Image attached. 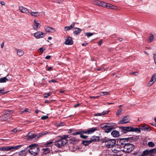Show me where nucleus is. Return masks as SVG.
I'll return each mask as SVG.
<instances>
[{"label":"nucleus","instance_id":"obj_16","mask_svg":"<svg viewBox=\"0 0 156 156\" xmlns=\"http://www.w3.org/2000/svg\"><path fill=\"white\" fill-rule=\"evenodd\" d=\"M73 43V41L71 38L70 37H68L66 39L65 42V44L66 45H71Z\"/></svg>","mask_w":156,"mask_h":156},{"label":"nucleus","instance_id":"obj_64","mask_svg":"<svg viewBox=\"0 0 156 156\" xmlns=\"http://www.w3.org/2000/svg\"><path fill=\"white\" fill-rule=\"evenodd\" d=\"M151 154L150 153H149L148 154H146V155H147V156H152Z\"/></svg>","mask_w":156,"mask_h":156},{"label":"nucleus","instance_id":"obj_63","mask_svg":"<svg viewBox=\"0 0 156 156\" xmlns=\"http://www.w3.org/2000/svg\"><path fill=\"white\" fill-rule=\"evenodd\" d=\"M88 44L87 43H83L82 44V45L83 46H86Z\"/></svg>","mask_w":156,"mask_h":156},{"label":"nucleus","instance_id":"obj_60","mask_svg":"<svg viewBox=\"0 0 156 156\" xmlns=\"http://www.w3.org/2000/svg\"><path fill=\"white\" fill-rule=\"evenodd\" d=\"M59 125L61 126H63L65 125V123L64 122H61L59 123Z\"/></svg>","mask_w":156,"mask_h":156},{"label":"nucleus","instance_id":"obj_1","mask_svg":"<svg viewBox=\"0 0 156 156\" xmlns=\"http://www.w3.org/2000/svg\"><path fill=\"white\" fill-rule=\"evenodd\" d=\"M121 131L125 134L128 132H140V129L138 128H134L131 126H122L120 128Z\"/></svg>","mask_w":156,"mask_h":156},{"label":"nucleus","instance_id":"obj_58","mask_svg":"<svg viewBox=\"0 0 156 156\" xmlns=\"http://www.w3.org/2000/svg\"><path fill=\"white\" fill-rule=\"evenodd\" d=\"M0 3L2 5H5V3L3 1L0 2Z\"/></svg>","mask_w":156,"mask_h":156},{"label":"nucleus","instance_id":"obj_38","mask_svg":"<svg viewBox=\"0 0 156 156\" xmlns=\"http://www.w3.org/2000/svg\"><path fill=\"white\" fill-rule=\"evenodd\" d=\"M94 33H90V32H88V33H85V35L86 36H87V37H90V36H92L93 34H94Z\"/></svg>","mask_w":156,"mask_h":156},{"label":"nucleus","instance_id":"obj_57","mask_svg":"<svg viewBox=\"0 0 156 156\" xmlns=\"http://www.w3.org/2000/svg\"><path fill=\"white\" fill-rule=\"evenodd\" d=\"M80 105V104H79V103H77L76 104H75L74 105V108H76L77 107H78L79 105Z\"/></svg>","mask_w":156,"mask_h":156},{"label":"nucleus","instance_id":"obj_6","mask_svg":"<svg viewBox=\"0 0 156 156\" xmlns=\"http://www.w3.org/2000/svg\"><path fill=\"white\" fill-rule=\"evenodd\" d=\"M105 145L108 148L112 147L116 144V141L115 139H109L105 141Z\"/></svg>","mask_w":156,"mask_h":156},{"label":"nucleus","instance_id":"obj_61","mask_svg":"<svg viewBox=\"0 0 156 156\" xmlns=\"http://www.w3.org/2000/svg\"><path fill=\"white\" fill-rule=\"evenodd\" d=\"M4 42H3L1 44V48H3L4 46Z\"/></svg>","mask_w":156,"mask_h":156},{"label":"nucleus","instance_id":"obj_13","mask_svg":"<svg viewBox=\"0 0 156 156\" xmlns=\"http://www.w3.org/2000/svg\"><path fill=\"white\" fill-rule=\"evenodd\" d=\"M36 136V135L33 132L29 133L27 135V140H31Z\"/></svg>","mask_w":156,"mask_h":156},{"label":"nucleus","instance_id":"obj_40","mask_svg":"<svg viewBox=\"0 0 156 156\" xmlns=\"http://www.w3.org/2000/svg\"><path fill=\"white\" fill-rule=\"evenodd\" d=\"M99 2H100V1H98V0H97V1H94V5H98V6H100V3H99Z\"/></svg>","mask_w":156,"mask_h":156},{"label":"nucleus","instance_id":"obj_34","mask_svg":"<svg viewBox=\"0 0 156 156\" xmlns=\"http://www.w3.org/2000/svg\"><path fill=\"white\" fill-rule=\"evenodd\" d=\"M43 149L44 150V152L45 154L48 153L50 152V149L49 148H47Z\"/></svg>","mask_w":156,"mask_h":156},{"label":"nucleus","instance_id":"obj_7","mask_svg":"<svg viewBox=\"0 0 156 156\" xmlns=\"http://www.w3.org/2000/svg\"><path fill=\"white\" fill-rule=\"evenodd\" d=\"M104 124H101V127L102 129L104 130V131L105 133H108L110 132L114 128V127H112L111 126H109L106 125L103 126Z\"/></svg>","mask_w":156,"mask_h":156},{"label":"nucleus","instance_id":"obj_41","mask_svg":"<svg viewBox=\"0 0 156 156\" xmlns=\"http://www.w3.org/2000/svg\"><path fill=\"white\" fill-rule=\"evenodd\" d=\"M111 4L109 3H106L105 7L107 8L108 9H111Z\"/></svg>","mask_w":156,"mask_h":156},{"label":"nucleus","instance_id":"obj_5","mask_svg":"<svg viewBox=\"0 0 156 156\" xmlns=\"http://www.w3.org/2000/svg\"><path fill=\"white\" fill-rule=\"evenodd\" d=\"M67 141L66 138H61L58 140L56 141L55 145L58 147H61L65 145Z\"/></svg>","mask_w":156,"mask_h":156},{"label":"nucleus","instance_id":"obj_47","mask_svg":"<svg viewBox=\"0 0 156 156\" xmlns=\"http://www.w3.org/2000/svg\"><path fill=\"white\" fill-rule=\"evenodd\" d=\"M48 67V65H47L46 69V70L48 71H51V70L53 68V67H48V68H47V67Z\"/></svg>","mask_w":156,"mask_h":156},{"label":"nucleus","instance_id":"obj_46","mask_svg":"<svg viewBox=\"0 0 156 156\" xmlns=\"http://www.w3.org/2000/svg\"><path fill=\"white\" fill-rule=\"evenodd\" d=\"M148 153V151L147 150H145L143 152L142 155L141 156H146V154Z\"/></svg>","mask_w":156,"mask_h":156},{"label":"nucleus","instance_id":"obj_19","mask_svg":"<svg viewBox=\"0 0 156 156\" xmlns=\"http://www.w3.org/2000/svg\"><path fill=\"white\" fill-rule=\"evenodd\" d=\"M25 154V151L23 150L19 152L16 153L15 155V156H24Z\"/></svg>","mask_w":156,"mask_h":156},{"label":"nucleus","instance_id":"obj_26","mask_svg":"<svg viewBox=\"0 0 156 156\" xmlns=\"http://www.w3.org/2000/svg\"><path fill=\"white\" fill-rule=\"evenodd\" d=\"M8 116V114H5L1 117L0 119L1 120L6 121L7 120Z\"/></svg>","mask_w":156,"mask_h":156},{"label":"nucleus","instance_id":"obj_44","mask_svg":"<svg viewBox=\"0 0 156 156\" xmlns=\"http://www.w3.org/2000/svg\"><path fill=\"white\" fill-rule=\"evenodd\" d=\"M103 42V39L100 40L97 42L98 45L100 46H101Z\"/></svg>","mask_w":156,"mask_h":156},{"label":"nucleus","instance_id":"obj_33","mask_svg":"<svg viewBox=\"0 0 156 156\" xmlns=\"http://www.w3.org/2000/svg\"><path fill=\"white\" fill-rule=\"evenodd\" d=\"M52 93L51 92H49L48 93H45L44 94V98H48L49 96H50Z\"/></svg>","mask_w":156,"mask_h":156},{"label":"nucleus","instance_id":"obj_25","mask_svg":"<svg viewBox=\"0 0 156 156\" xmlns=\"http://www.w3.org/2000/svg\"><path fill=\"white\" fill-rule=\"evenodd\" d=\"M29 13L33 16L37 17L39 16V13L38 12H30Z\"/></svg>","mask_w":156,"mask_h":156},{"label":"nucleus","instance_id":"obj_20","mask_svg":"<svg viewBox=\"0 0 156 156\" xmlns=\"http://www.w3.org/2000/svg\"><path fill=\"white\" fill-rule=\"evenodd\" d=\"M75 23H73L69 26H66L65 27V31H68L71 30L75 26Z\"/></svg>","mask_w":156,"mask_h":156},{"label":"nucleus","instance_id":"obj_42","mask_svg":"<svg viewBox=\"0 0 156 156\" xmlns=\"http://www.w3.org/2000/svg\"><path fill=\"white\" fill-rule=\"evenodd\" d=\"M154 35H153L151 34L149 37L150 42H151L154 39Z\"/></svg>","mask_w":156,"mask_h":156},{"label":"nucleus","instance_id":"obj_62","mask_svg":"<svg viewBox=\"0 0 156 156\" xmlns=\"http://www.w3.org/2000/svg\"><path fill=\"white\" fill-rule=\"evenodd\" d=\"M73 141H74L76 142H78L79 141V140L78 139H75L74 138H73L72 139Z\"/></svg>","mask_w":156,"mask_h":156},{"label":"nucleus","instance_id":"obj_29","mask_svg":"<svg viewBox=\"0 0 156 156\" xmlns=\"http://www.w3.org/2000/svg\"><path fill=\"white\" fill-rule=\"evenodd\" d=\"M8 80V79L6 77H5L0 78V83H5Z\"/></svg>","mask_w":156,"mask_h":156},{"label":"nucleus","instance_id":"obj_9","mask_svg":"<svg viewBox=\"0 0 156 156\" xmlns=\"http://www.w3.org/2000/svg\"><path fill=\"white\" fill-rule=\"evenodd\" d=\"M130 122L129 118L127 116H124L119 120L118 123L119 124H126Z\"/></svg>","mask_w":156,"mask_h":156},{"label":"nucleus","instance_id":"obj_56","mask_svg":"<svg viewBox=\"0 0 156 156\" xmlns=\"http://www.w3.org/2000/svg\"><path fill=\"white\" fill-rule=\"evenodd\" d=\"M49 82H52L53 83L57 82V81L55 80H52L49 81Z\"/></svg>","mask_w":156,"mask_h":156},{"label":"nucleus","instance_id":"obj_59","mask_svg":"<svg viewBox=\"0 0 156 156\" xmlns=\"http://www.w3.org/2000/svg\"><path fill=\"white\" fill-rule=\"evenodd\" d=\"M51 56L48 55L45 57V58L47 59H49L50 58Z\"/></svg>","mask_w":156,"mask_h":156},{"label":"nucleus","instance_id":"obj_52","mask_svg":"<svg viewBox=\"0 0 156 156\" xmlns=\"http://www.w3.org/2000/svg\"><path fill=\"white\" fill-rule=\"evenodd\" d=\"M94 115L95 116H100L102 115V114L101 113H98L94 114Z\"/></svg>","mask_w":156,"mask_h":156},{"label":"nucleus","instance_id":"obj_43","mask_svg":"<svg viewBox=\"0 0 156 156\" xmlns=\"http://www.w3.org/2000/svg\"><path fill=\"white\" fill-rule=\"evenodd\" d=\"M30 111V110L29 109H28L27 108H26L23 111H22L21 112V113H24V112H31Z\"/></svg>","mask_w":156,"mask_h":156},{"label":"nucleus","instance_id":"obj_27","mask_svg":"<svg viewBox=\"0 0 156 156\" xmlns=\"http://www.w3.org/2000/svg\"><path fill=\"white\" fill-rule=\"evenodd\" d=\"M75 29L76 30L73 31V33L76 35L78 34L81 32V30L79 28L76 27Z\"/></svg>","mask_w":156,"mask_h":156},{"label":"nucleus","instance_id":"obj_45","mask_svg":"<svg viewBox=\"0 0 156 156\" xmlns=\"http://www.w3.org/2000/svg\"><path fill=\"white\" fill-rule=\"evenodd\" d=\"M20 129H18L17 128H16L12 130V132H14L15 133H16L18 131H20Z\"/></svg>","mask_w":156,"mask_h":156},{"label":"nucleus","instance_id":"obj_37","mask_svg":"<svg viewBox=\"0 0 156 156\" xmlns=\"http://www.w3.org/2000/svg\"><path fill=\"white\" fill-rule=\"evenodd\" d=\"M148 145L149 147H153L154 146V143L152 142H149L148 143Z\"/></svg>","mask_w":156,"mask_h":156},{"label":"nucleus","instance_id":"obj_53","mask_svg":"<svg viewBox=\"0 0 156 156\" xmlns=\"http://www.w3.org/2000/svg\"><path fill=\"white\" fill-rule=\"evenodd\" d=\"M112 151L114 153H116L118 151V150L115 149V148H113L112 149Z\"/></svg>","mask_w":156,"mask_h":156},{"label":"nucleus","instance_id":"obj_30","mask_svg":"<svg viewBox=\"0 0 156 156\" xmlns=\"http://www.w3.org/2000/svg\"><path fill=\"white\" fill-rule=\"evenodd\" d=\"M146 150L148 151V153L147 154H148L149 153L151 154H156V148L153 149L150 151L148 150Z\"/></svg>","mask_w":156,"mask_h":156},{"label":"nucleus","instance_id":"obj_54","mask_svg":"<svg viewBox=\"0 0 156 156\" xmlns=\"http://www.w3.org/2000/svg\"><path fill=\"white\" fill-rule=\"evenodd\" d=\"M99 97V96H90V98H93L94 99H96Z\"/></svg>","mask_w":156,"mask_h":156},{"label":"nucleus","instance_id":"obj_36","mask_svg":"<svg viewBox=\"0 0 156 156\" xmlns=\"http://www.w3.org/2000/svg\"><path fill=\"white\" fill-rule=\"evenodd\" d=\"M48 133V132L46 131L44 132L41 133H40L39 134V136H38V138L39 137L41 136H42L46 135Z\"/></svg>","mask_w":156,"mask_h":156},{"label":"nucleus","instance_id":"obj_22","mask_svg":"<svg viewBox=\"0 0 156 156\" xmlns=\"http://www.w3.org/2000/svg\"><path fill=\"white\" fill-rule=\"evenodd\" d=\"M112 135L114 137H116L119 136V131L116 130H114L111 133Z\"/></svg>","mask_w":156,"mask_h":156},{"label":"nucleus","instance_id":"obj_18","mask_svg":"<svg viewBox=\"0 0 156 156\" xmlns=\"http://www.w3.org/2000/svg\"><path fill=\"white\" fill-rule=\"evenodd\" d=\"M130 138H122L121 139L120 141V144L121 145V147H123V146L125 145V144L126 143L125 142V141H128L130 140Z\"/></svg>","mask_w":156,"mask_h":156},{"label":"nucleus","instance_id":"obj_3","mask_svg":"<svg viewBox=\"0 0 156 156\" xmlns=\"http://www.w3.org/2000/svg\"><path fill=\"white\" fill-rule=\"evenodd\" d=\"M123 151L126 153H129L134 149L135 147L132 144L127 143L125 144L123 146Z\"/></svg>","mask_w":156,"mask_h":156},{"label":"nucleus","instance_id":"obj_21","mask_svg":"<svg viewBox=\"0 0 156 156\" xmlns=\"http://www.w3.org/2000/svg\"><path fill=\"white\" fill-rule=\"evenodd\" d=\"M99 138L98 136H94L90 139V140L91 141V143H92L93 142H96L99 141Z\"/></svg>","mask_w":156,"mask_h":156},{"label":"nucleus","instance_id":"obj_50","mask_svg":"<svg viewBox=\"0 0 156 156\" xmlns=\"http://www.w3.org/2000/svg\"><path fill=\"white\" fill-rule=\"evenodd\" d=\"M48 118V116L46 115L43 116L41 117V119L43 120L47 119Z\"/></svg>","mask_w":156,"mask_h":156},{"label":"nucleus","instance_id":"obj_14","mask_svg":"<svg viewBox=\"0 0 156 156\" xmlns=\"http://www.w3.org/2000/svg\"><path fill=\"white\" fill-rule=\"evenodd\" d=\"M44 28L46 32L53 33L55 31V30L54 28L48 26H45Z\"/></svg>","mask_w":156,"mask_h":156},{"label":"nucleus","instance_id":"obj_12","mask_svg":"<svg viewBox=\"0 0 156 156\" xmlns=\"http://www.w3.org/2000/svg\"><path fill=\"white\" fill-rule=\"evenodd\" d=\"M41 27V25L38 22V21L35 19L34 21L33 27L34 30H37Z\"/></svg>","mask_w":156,"mask_h":156},{"label":"nucleus","instance_id":"obj_48","mask_svg":"<svg viewBox=\"0 0 156 156\" xmlns=\"http://www.w3.org/2000/svg\"><path fill=\"white\" fill-rule=\"evenodd\" d=\"M111 9H113L114 10H117V7L115 6H114V5H112L111 6Z\"/></svg>","mask_w":156,"mask_h":156},{"label":"nucleus","instance_id":"obj_35","mask_svg":"<svg viewBox=\"0 0 156 156\" xmlns=\"http://www.w3.org/2000/svg\"><path fill=\"white\" fill-rule=\"evenodd\" d=\"M122 111V109L120 108L118 109L117 110V112L116 113V115H119L121 114Z\"/></svg>","mask_w":156,"mask_h":156},{"label":"nucleus","instance_id":"obj_8","mask_svg":"<svg viewBox=\"0 0 156 156\" xmlns=\"http://www.w3.org/2000/svg\"><path fill=\"white\" fill-rule=\"evenodd\" d=\"M46 35V34L41 31H38L34 34V37L37 39H39L44 37Z\"/></svg>","mask_w":156,"mask_h":156},{"label":"nucleus","instance_id":"obj_17","mask_svg":"<svg viewBox=\"0 0 156 156\" xmlns=\"http://www.w3.org/2000/svg\"><path fill=\"white\" fill-rule=\"evenodd\" d=\"M97 130V128L96 127H93L89 129L87 131H85V133L88 134H91L94 133V131Z\"/></svg>","mask_w":156,"mask_h":156},{"label":"nucleus","instance_id":"obj_2","mask_svg":"<svg viewBox=\"0 0 156 156\" xmlns=\"http://www.w3.org/2000/svg\"><path fill=\"white\" fill-rule=\"evenodd\" d=\"M30 148L29 150V152L32 155L36 156L39 151V149L37 144H33L29 146Z\"/></svg>","mask_w":156,"mask_h":156},{"label":"nucleus","instance_id":"obj_32","mask_svg":"<svg viewBox=\"0 0 156 156\" xmlns=\"http://www.w3.org/2000/svg\"><path fill=\"white\" fill-rule=\"evenodd\" d=\"M99 3H100V6H101V7H105V6L106 4V3L105 2H104L102 1H100V2H99Z\"/></svg>","mask_w":156,"mask_h":156},{"label":"nucleus","instance_id":"obj_11","mask_svg":"<svg viewBox=\"0 0 156 156\" xmlns=\"http://www.w3.org/2000/svg\"><path fill=\"white\" fill-rule=\"evenodd\" d=\"M156 81V73H154L152 76L151 78L149 81L147 83V86H150Z\"/></svg>","mask_w":156,"mask_h":156},{"label":"nucleus","instance_id":"obj_10","mask_svg":"<svg viewBox=\"0 0 156 156\" xmlns=\"http://www.w3.org/2000/svg\"><path fill=\"white\" fill-rule=\"evenodd\" d=\"M83 133H85V131H80L75 132L73 133L72 134L73 135H80V136L81 138L85 139L87 138L88 137V136L83 135Z\"/></svg>","mask_w":156,"mask_h":156},{"label":"nucleus","instance_id":"obj_28","mask_svg":"<svg viewBox=\"0 0 156 156\" xmlns=\"http://www.w3.org/2000/svg\"><path fill=\"white\" fill-rule=\"evenodd\" d=\"M91 143V141L90 140H83L82 141V144L85 146H87Z\"/></svg>","mask_w":156,"mask_h":156},{"label":"nucleus","instance_id":"obj_24","mask_svg":"<svg viewBox=\"0 0 156 156\" xmlns=\"http://www.w3.org/2000/svg\"><path fill=\"white\" fill-rule=\"evenodd\" d=\"M142 129L143 130L149 132L151 130V127L147 125L143 126Z\"/></svg>","mask_w":156,"mask_h":156},{"label":"nucleus","instance_id":"obj_4","mask_svg":"<svg viewBox=\"0 0 156 156\" xmlns=\"http://www.w3.org/2000/svg\"><path fill=\"white\" fill-rule=\"evenodd\" d=\"M21 146V145H18L15 146L10 147L9 146H6L2 147H0V151H13V150H17Z\"/></svg>","mask_w":156,"mask_h":156},{"label":"nucleus","instance_id":"obj_31","mask_svg":"<svg viewBox=\"0 0 156 156\" xmlns=\"http://www.w3.org/2000/svg\"><path fill=\"white\" fill-rule=\"evenodd\" d=\"M100 96H104L106 95H108L109 94V93L108 92H101L100 93Z\"/></svg>","mask_w":156,"mask_h":156},{"label":"nucleus","instance_id":"obj_23","mask_svg":"<svg viewBox=\"0 0 156 156\" xmlns=\"http://www.w3.org/2000/svg\"><path fill=\"white\" fill-rule=\"evenodd\" d=\"M16 50L18 56H21L23 55L24 52L23 50L20 49H16Z\"/></svg>","mask_w":156,"mask_h":156},{"label":"nucleus","instance_id":"obj_39","mask_svg":"<svg viewBox=\"0 0 156 156\" xmlns=\"http://www.w3.org/2000/svg\"><path fill=\"white\" fill-rule=\"evenodd\" d=\"M45 50V48L44 47H42L40 48L39 50L40 51V52L41 53V54H42L44 51Z\"/></svg>","mask_w":156,"mask_h":156},{"label":"nucleus","instance_id":"obj_49","mask_svg":"<svg viewBox=\"0 0 156 156\" xmlns=\"http://www.w3.org/2000/svg\"><path fill=\"white\" fill-rule=\"evenodd\" d=\"M108 112H109L108 111H104L102 112V113H101L102 115H106V114H107L108 113Z\"/></svg>","mask_w":156,"mask_h":156},{"label":"nucleus","instance_id":"obj_15","mask_svg":"<svg viewBox=\"0 0 156 156\" xmlns=\"http://www.w3.org/2000/svg\"><path fill=\"white\" fill-rule=\"evenodd\" d=\"M19 10L22 13L28 14L30 12L29 10L26 8L20 6L19 8Z\"/></svg>","mask_w":156,"mask_h":156},{"label":"nucleus","instance_id":"obj_55","mask_svg":"<svg viewBox=\"0 0 156 156\" xmlns=\"http://www.w3.org/2000/svg\"><path fill=\"white\" fill-rule=\"evenodd\" d=\"M131 74L132 75L136 76L138 75V73L137 72H132L131 73Z\"/></svg>","mask_w":156,"mask_h":156},{"label":"nucleus","instance_id":"obj_51","mask_svg":"<svg viewBox=\"0 0 156 156\" xmlns=\"http://www.w3.org/2000/svg\"><path fill=\"white\" fill-rule=\"evenodd\" d=\"M153 58H154L155 63L156 65V54H154L153 55Z\"/></svg>","mask_w":156,"mask_h":156}]
</instances>
